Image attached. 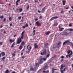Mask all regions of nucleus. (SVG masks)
Wrapping results in <instances>:
<instances>
[{"label":"nucleus","mask_w":73,"mask_h":73,"mask_svg":"<svg viewBox=\"0 0 73 73\" xmlns=\"http://www.w3.org/2000/svg\"><path fill=\"white\" fill-rule=\"evenodd\" d=\"M24 32V31H23L22 32L21 34V37H19L18 39L17 42V44H20V43L21 42V41H22V40H23V39Z\"/></svg>","instance_id":"nucleus-1"},{"label":"nucleus","mask_w":73,"mask_h":73,"mask_svg":"<svg viewBox=\"0 0 73 73\" xmlns=\"http://www.w3.org/2000/svg\"><path fill=\"white\" fill-rule=\"evenodd\" d=\"M43 60L44 61H46V58H42V56H40L39 57V64H42L43 62L42 61V60Z\"/></svg>","instance_id":"nucleus-2"},{"label":"nucleus","mask_w":73,"mask_h":73,"mask_svg":"<svg viewBox=\"0 0 73 73\" xmlns=\"http://www.w3.org/2000/svg\"><path fill=\"white\" fill-rule=\"evenodd\" d=\"M29 45H28L27 47V49H28V51H27L26 52L27 53H29L30 52V51H31V50L32 49V46H30V48H28V46H29Z\"/></svg>","instance_id":"nucleus-3"},{"label":"nucleus","mask_w":73,"mask_h":73,"mask_svg":"<svg viewBox=\"0 0 73 73\" xmlns=\"http://www.w3.org/2000/svg\"><path fill=\"white\" fill-rule=\"evenodd\" d=\"M46 49H44L43 52H41L40 53V54L43 56V55H46Z\"/></svg>","instance_id":"nucleus-4"},{"label":"nucleus","mask_w":73,"mask_h":73,"mask_svg":"<svg viewBox=\"0 0 73 73\" xmlns=\"http://www.w3.org/2000/svg\"><path fill=\"white\" fill-rule=\"evenodd\" d=\"M64 67V65L63 64H62L60 66V72L61 73H64V71L62 70L63 67Z\"/></svg>","instance_id":"nucleus-5"},{"label":"nucleus","mask_w":73,"mask_h":73,"mask_svg":"<svg viewBox=\"0 0 73 73\" xmlns=\"http://www.w3.org/2000/svg\"><path fill=\"white\" fill-rule=\"evenodd\" d=\"M58 17L57 16L53 17L51 18L50 20V21H52V20L54 19H58Z\"/></svg>","instance_id":"nucleus-6"},{"label":"nucleus","mask_w":73,"mask_h":73,"mask_svg":"<svg viewBox=\"0 0 73 73\" xmlns=\"http://www.w3.org/2000/svg\"><path fill=\"white\" fill-rule=\"evenodd\" d=\"M36 24L38 27L39 26H41V24L40 23H39V22L38 21H36Z\"/></svg>","instance_id":"nucleus-7"},{"label":"nucleus","mask_w":73,"mask_h":73,"mask_svg":"<svg viewBox=\"0 0 73 73\" xmlns=\"http://www.w3.org/2000/svg\"><path fill=\"white\" fill-rule=\"evenodd\" d=\"M59 31L60 32H61V31H62L64 29V28H61V27L60 26H59Z\"/></svg>","instance_id":"nucleus-8"},{"label":"nucleus","mask_w":73,"mask_h":73,"mask_svg":"<svg viewBox=\"0 0 73 73\" xmlns=\"http://www.w3.org/2000/svg\"><path fill=\"white\" fill-rule=\"evenodd\" d=\"M70 41V40H66V41H65V42H63V45H65V44H66V43L69 42Z\"/></svg>","instance_id":"nucleus-9"},{"label":"nucleus","mask_w":73,"mask_h":73,"mask_svg":"<svg viewBox=\"0 0 73 73\" xmlns=\"http://www.w3.org/2000/svg\"><path fill=\"white\" fill-rule=\"evenodd\" d=\"M36 69V68H35V69L33 68L32 67H30V70L31 71H35Z\"/></svg>","instance_id":"nucleus-10"},{"label":"nucleus","mask_w":73,"mask_h":73,"mask_svg":"<svg viewBox=\"0 0 73 73\" xmlns=\"http://www.w3.org/2000/svg\"><path fill=\"white\" fill-rule=\"evenodd\" d=\"M45 8H46V7H45L44 8H43L42 10V13H44V11H45Z\"/></svg>","instance_id":"nucleus-11"},{"label":"nucleus","mask_w":73,"mask_h":73,"mask_svg":"<svg viewBox=\"0 0 73 73\" xmlns=\"http://www.w3.org/2000/svg\"><path fill=\"white\" fill-rule=\"evenodd\" d=\"M72 53H70L69 54H67L66 55V57H68L69 56V58H70L71 57L70 56V55H72Z\"/></svg>","instance_id":"nucleus-12"},{"label":"nucleus","mask_w":73,"mask_h":73,"mask_svg":"<svg viewBox=\"0 0 73 73\" xmlns=\"http://www.w3.org/2000/svg\"><path fill=\"white\" fill-rule=\"evenodd\" d=\"M70 53H72V54H73V52H72V51L70 50H68L67 51L68 54H69Z\"/></svg>","instance_id":"nucleus-13"},{"label":"nucleus","mask_w":73,"mask_h":73,"mask_svg":"<svg viewBox=\"0 0 73 73\" xmlns=\"http://www.w3.org/2000/svg\"><path fill=\"white\" fill-rule=\"evenodd\" d=\"M57 69H54V68H52V73H54V70H57Z\"/></svg>","instance_id":"nucleus-14"},{"label":"nucleus","mask_w":73,"mask_h":73,"mask_svg":"<svg viewBox=\"0 0 73 73\" xmlns=\"http://www.w3.org/2000/svg\"><path fill=\"white\" fill-rule=\"evenodd\" d=\"M62 3L63 4V5H65V3H66V0H63Z\"/></svg>","instance_id":"nucleus-15"},{"label":"nucleus","mask_w":73,"mask_h":73,"mask_svg":"<svg viewBox=\"0 0 73 73\" xmlns=\"http://www.w3.org/2000/svg\"><path fill=\"white\" fill-rule=\"evenodd\" d=\"M35 48H38V45H37V43H35L34 45Z\"/></svg>","instance_id":"nucleus-16"},{"label":"nucleus","mask_w":73,"mask_h":73,"mask_svg":"<svg viewBox=\"0 0 73 73\" xmlns=\"http://www.w3.org/2000/svg\"><path fill=\"white\" fill-rule=\"evenodd\" d=\"M64 35H65V36H68L69 35V33H68L66 32H65L64 33Z\"/></svg>","instance_id":"nucleus-17"},{"label":"nucleus","mask_w":73,"mask_h":73,"mask_svg":"<svg viewBox=\"0 0 73 73\" xmlns=\"http://www.w3.org/2000/svg\"><path fill=\"white\" fill-rule=\"evenodd\" d=\"M50 33V31H48L45 33L46 35H49V34Z\"/></svg>","instance_id":"nucleus-18"},{"label":"nucleus","mask_w":73,"mask_h":73,"mask_svg":"<svg viewBox=\"0 0 73 73\" xmlns=\"http://www.w3.org/2000/svg\"><path fill=\"white\" fill-rule=\"evenodd\" d=\"M5 52H1V55L2 56H4L5 55Z\"/></svg>","instance_id":"nucleus-19"},{"label":"nucleus","mask_w":73,"mask_h":73,"mask_svg":"<svg viewBox=\"0 0 73 73\" xmlns=\"http://www.w3.org/2000/svg\"><path fill=\"white\" fill-rule=\"evenodd\" d=\"M48 67V66L47 65L45 66L44 67V70H46V69H47V68Z\"/></svg>","instance_id":"nucleus-20"},{"label":"nucleus","mask_w":73,"mask_h":73,"mask_svg":"<svg viewBox=\"0 0 73 73\" xmlns=\"http://www.w3.org/2000/svg\"><path fill=\"white\" fill-rule=\"evenodd\" d=\"M61 42H59L58 43V48H60V44H61Z\"/></svg>","instance_id":"nucleus-21"},{"label":"nucleus","mask_w":73,"mask_h":73,"mask_svg":"<svg viewBox=\"0 0 73 73\" xmlns=\"http://www.w3.org/2000/svg\"><path fill=\"white\" fill-rule=\"evenodd\" d=\"M15 45V42H14L12 44V45L11 46V48H13V47H14V45Z\"/></svg>","instance_id":"nucleus-22"},{"label":"nucleus","mask_w":73,"mask_h":73,"mask_svg":"<svg viewBox=\"0 0 73 73\" xmlns=\"http://www.w3.org/2000/svg\"><path fill=\"white\" fill-rule=\"evenodd\" d=\"M36 32V30H34L33 31V35H36V33H35Z\"/></svg>","instance_id":"nucleus-23"},{"label":"nucleus","mask_w":73,"mask_h":73,"mask_svg":"<svg viewBox=\"0 0 73 73\" xmlns=\"http://www.w3.org/2000/svg\"><path fill=\"white\" fill-rule=\"evenodd\" d=\"M68 30L69 31H73V30L72 29H68Z\"/></svg>","instance_id":"nucleus-24"},{"label":"nucleus","mask_w":73,"mask_h":73,"mask_svg":"<svg viewBox=\"0 0 73 73\" xmlns=\"http://www.w3.org/2000/svg\"><path fill=\"white\" fill-rule=\"evenodd\" d=\"M5 73H9V70H6L5 71Z\"/></svg>","instance_id":"nucleus-25"},{"label":"nucleus","mask_w":73,"mask_h":73,"mask_svg":"<svg viewBox=\"0 0 73 73\" xmlns=\"http://www.w3.org/2000/svg\"><path fill=\"white\" fill-rule=\"evenodd\" d=\"M22 45H24V42L23 41L21 43V44Z\"/></svg>","instance_id":"nucleus-26"},{"label":"nucleus","mask_w":73,"mask_h":73,"mask_svg":"<svg viewBox=\"0 0 73 73\" xmlns=\"http://www.w3.org/2000/svg\"><path fill=\"white\" fill-rule=\"evenodd\" d=\"M10 42H14V40H12V39H10L9 40Z\"/></svg>","instance_id":"nucleus-27"},{"label":"nucleus","mask_w":73,"mask_h":73,"mask_svg":"<svg viewBox=\"0 0 73 73\" xmlns=\"http://www.w3.org/2000/svg\"><path fill=\"white\" fill-rule=\"evenodd\" d=\"M23 46V45H21L19 47V49L21 50V49H22V46Z\"/></svg>","instance_id":"nucleus-28"},{"label":"nucleus","mask_w":73,"mask_h":73,"mask_svg":"<svg viewBox=\"0 0 73 73\" xmlns=\"http://www.w3.org/2000/svg\"><path fill=\"white\" fill-rule=\"evenodd\" d=\"M5 59V57H3L2 58V60H3V61H4V59Z\"/></svg>","instance_id":"nucleus-29"},{"label":"nucleus","mask_w":73,"mask_h":73,"mask_svg":"<svg viewBox=\"0 0 73 73\" xmlns=\"http://www.w3.org/2000/svg\"><path fill=\"white\" fill-rule=\"evenodd\" d=\"M19 10L20 12H22L23 11V9L22 8H20L19 9Z\"/></svg>","instance_id":"nucleus-30"},{"label":"nucleus","mask_w":73,"mask_h":73,"mask_svg":"<svg viewBox=\"0 0 73 73\" xmlns=\"http://www.w3.org/2000/svg\"><path fill=\"white\" fill-rule=\"evenodd\" d=\"M50 56V54H48L46 56V58H48V57H49V56Z\"/></svg>","instance_id":"nucleus-31"},{"label":"nucleus","mask_w":73,"mask_h":73,"mask_svg":"<svg viewBox=\"0 0 73 73\" xmlns=\"http://www.w3.org/2000/svg\"><path fill=\"white\" fill-rule=\"evenodd\" d=\"M12 55L13 56L15 57V56L16 54H15V53H13L12 54Z\"/></svg>","instance_id":"nucleus-32"},{"label":"nucleus","mask_w":73,"mask_h":73,"mask_svg":"<svg viewBox=\"0 0 73 73\" xmlns=\"http://www.w3.org/2000/svg\"><path fill=\"white\" fill-rule=\"evenodd\" d=\"M0 18L1 19H3V18H4V16H3V15H2L1 17L0 16Z\"/></svg>","instance_id":"nucleus-33"},{"label":"nucleus","mask_w":73,"mask_h":73,"mask_svg":"<svg viewBox=\"0 0 73 73\" xmlns=\"http://www.w3.org/2000/svg\"><path fill=\"white\" fill-rule=\"evenodd\" d=\"M58 23H57L56 24H54L53 25H54V26H56V25H58Z\"/></svg>","instance_id":"nucleus-34"},{"label":"nucleus","mask_w":73,"mask_h":73,"mask_svg":"<svg viewBox=\"0 0 73 73\" xmlns=\"http://www.w3.org/2000/svg\"><path fill=\"white\" fill-rule=\"evenodd\" d=\"M25 27H28V24L27 23L25 25Z\"/></svg>","instance_id":"nucleus-35"},{"label":"nucleus","mask_w":73,"mask_h":73,"mask_svg":"<svg viewBox=\"0 0 73 73\" xmlns=\"http://www.w3.org/2000/svg\"><path fill=\"white\" fill-rule=\"evenodd\" d=\"M21 17L20 16L19 17H18L19 20H21Z\"/></svg>","instance_id":"nucleus-36"},{"label":"nucleus","mask_w":73,"mask_h":73,"mask_svg":"<svg viewBox=\"0 0 73 73\" xmlns=\"http://www.w3.org/2000/svg\"><path fill=\"white\" fill-rule=\"evenodd\" d=\"M39 65L38 63H36V66H38Z\"/></svg>","instance_id":"nucleus-37"},{"label":"nucleus","mask_w":73,"mask_h":73,"mask_svg":"<svg viewBox=\"0 0 73 73\" xmlns=\"http://www.w3.org/2000/svg\"><path fill=\"white\" fill-rule=\"evenodd\" d=\"M60 13H61L62 14L63 13H64V11H61Z\"/></svg>","instance_id":"nucleus-38"},{"label":"nucleus","mask_w":73,"mask_h":73,"mask_svg":"<svg viewBox=\"0 0 73 73\" xmlns=\"http://www.w3.org/2000/svg\"><path fill=\"white\" fill-rule=\"evenodd\" d=\"M35 22H36V21H37L38 20V19H37V18H36V19H35Z\"/></svg>","instance_id":"nucleus-39"},{"label":"nucleus","mask_w":73,"mask_h":73,"mask_svg":"<svg viewBox=\"0 0 73 73\" xmlns=\"http://www.w3.org/2000/svg\"><path fill=\"white\" fill-rule=\"evenodd\" d=\"M42 16H40L39 17V19H42Z\"/></svg>","instance_id":"nucleus-40"},{"label":"nucleus","mask_w":73,"mask_h":73,"mask_svg":"<svg viewBox=\"0 0 73 73\" xmlns=\"http://www.w3.org/2000/svg\"><path fill=\"white\" fill-rule=\"evenodd\" d=\"M11 20H12V18H11V17H10L9 18V20L10 21H11Z\"/></svg>","instance_id":"nucleus-41"},{"label":"nucleus","mask_w":73,"mask_h":73,"mask_svg":"<svg viewBox=\"0 0 73 73\" xmlns=\"http://www.w3.org/2000/svg\"><path fill=\"white\" fill-rule=\"evenodd\" d=\"M25 27H25V26H23L22 28H23V29H25Z\"/></svg>","instance_id":"nucleus-42"},{"label":"nucleus","mask_w":73,"mask_h":73,"mask_svg":"<svg viewBox=\"0 0 73 73\" xmlns=\"http://www.w3.org/2000/svg\"><path fill=\"white\" fill-rule=\"evenodd\" d=\"M72 70H73V64H72Z\"/></svg>","instance_id":"nucleus-43"},{"label":"nucleus","mask_w":73,"mask_h":73,"mask_svg":"<svg viewBox=\"0 0 73 73\" xmlns=\"http://www.w3.org/2000/svg\"><path fill=\"white\" fill-rule=\"evenodd\" d=\"M16 5H18V2L17 1L16 2Z\"/></svg>","instance_id":"nucleus-44"},{"label":"nucleus","mask_w":73,"mask_h":73,"mask_svg":"<svg viewBox=\"0 0 73 73\" xmlns=\"http://www.w3.org/2000/svg\"><path fill=\"white\" fill-rule=\"evenodd\" d=\"M69 7H67L66 8V9H69Z\"/></svg>","instance_id":"nucleus-45"},{"label":"nucleus","mask_w":73,"mask_h":73,"mask_svg":"<svg viewBox=\"0 0 73 73\" xmlns=\"http://www.w3.org/2000/svg\"><path fill=\"white\" fill-rule=\"evenodd\" d=\"M71 45H72V48H73V43H71Z\"/></svg>","instance_id":"nucleus-46"},{"label":"nucleus","mask_w":73,"mask_h":73,"mask_svg":"<svg viewBox=\"0 0 73 73\" xmlns=\"http://www.w3.org/2000/svg\"><path fill=\"white\" fill-rule=\"evenodd\" d=\"M69 27H72V24H70L69 25Z\"/></svg>","instance_id":"nucleus-47"},{"label":"nucleus","mask_w":73,"mask_h":73,"mask_svg":"<svg viewBox=\"0 0 73 73\" xmlns=\"http://www.w3.org/2000/svg\"><path fill=\"white\" fill-rule=\"evenodd\" d=\"M0 45H3V42H0Z\"/></svg>","instance_id":"nucleus-48"},{"label":"nucleus","mask_w":73,"mask_h":73,"mask_svg":"<svg viewBox=\"0 0 73 73\" xmlns=\"http://www.w3.org/2000/svg\"><path fill=\"white\" fill-rule=\"evenodd\" d=\"M64 58V56H62L61 57V58Z\"/></svg>","instance_id":"nucleus-49"},{"label":"nucleus","mask_w":73,"mask_h":73,"mask_svg":"<svg viewBox=\"0 0 73 73\" xmlns=\"http://www.w3.org/2000/svg\"><path fill=\"white\" fill-rule=\"evenodd\" d=\"M0 3L1 4H4L3 2H0Z\"/></svg>","instance_id":"nucleus-50"},{"label":"nucleus","mask_w":73,"mask_h":73,"mask_svg":"<svg viewBox=\"0 0 73 73\" xmlns=\"http://www.w3.org/2000/svg\"><path fill=\"white\" fill-rule=\"evenodd\" d=\"M38 12L39 13H41V11H40L39 10H38Z\"/></svg>","instance_id":"nucleus-51"},{"label":"nucleus","mask_w":73,"mask_h":73,"mask_svg":"<svg viewBox=\"0 0 73 73\" xmlns=\"http://www.w3.org/2000/svg\"><path fill=\"white\" fill-rule=\"evenodd\" d=\"M43 73H46V71H43Z\"/></svg>","instance_id":"nucleus-52"},{"label":"nucleus","mask_w":73,"mask_h":73,"mask_svg":"<svg viewBox=\"0 0 73 73\" xmlns=\"http://www.w3.org/2000/svg\"><path fill=\"white\" fill-rule=\"evenodd\" d=\"M46 73H49V70H47L46 71Z\"/></svg>","instance_id":"nucleus-53"},{"label":"nucleus","mask_w":73,"mask_h":73,"mask_svg":"<svg viewBox=\"0 0 73 73\" xmlns=\"http://www.w3.org/2000/svg\"><path fill=\"white\" fill-rule=\"evenodd\" d=\"M20 1V0H17V2H19V1Z\"/></svg>","instance_id":"nucleus-54"},{"label":"nucleus","mask_w":73,"mask_h":73,"mask_svg":"<svg viewBox=\"0 0 73 73\" xmlns=\"http://www.w3.org/2000/svg\"><path fill=\"white\" fill-rule=\"evenodd\" d=\"M24 57H25V56H22V58L23 59H24Z\"/></svg>","instance_id":"nucleus-55"},{"label":"nucleus","mask_w":73,"mask_h":73,"mask_svg":"<svg viewBox=\"0 0 73 73\" xmlns=\"http://www.w3.org/2000/svg\"><path fill=\"white\" fill-rule=\"evenodd\" d=\"M5 20H6V19L5 18L4 19L3 21H5Z\"/></svg>","instance_id":"nucleus-56"},{"label":"nucleus","mask_w":73,"mask_h":73,"mask_svg":"<svg viewBox=\"0 0 73 73\" xmlns=\"http://www.w3.org/2000/svg\"><path fill=\"white\" fill-rule=\"evenodd\" d=\"M29 6H28L27 7V9H29Z\"/></svg>","instance_id":"nucleus-57"},{"label":"nucleus","mask_w":73,"mask_h":73,"mask_svg":"<svg viewBox=\"0 0 73 73\" xmlns=\"http://www.w3.org/2000/svg\"><path fill=\"white\" fill-rule=\"evenodd\" d=\"M63 72H65V68L64 69V70H63Z\"/></svg>","instance_id":"nucleus-58"},{"label":"nucleus","mask_w":73,"mask_h":73,"mask_svg":"<svg viewBox=\"0 0 73 73\" xmlns=\"http://www.w3.org/2000/svg\"><path fill=\"white\" fill-rule=\"evenodd\" d=\"M48 45V43H46V44H45V45H46V46H47V45Z\"/></svg>","instance_id":"nucleus-59"},{"label":"nucleus","mask_w":73,"mask_h":73,"mask_svg":"<svg viewBox=\"0 0 73 73\" xmlns=\"http://www.w3.org/2000/svg\"><path fill=\"white\" fill-rule=\"evenodd\" d=\"M35 3H38V1H37L36 0H35Z\"/></svg>","instance_id":"nucleus-60"},{"label":"nucleus","mask_w":73,"mask_h":73,"mask_svg":"<svg viewBox=\"0 0 73 73\" xmlns=\"http://www.w3.org/2000/svg\"><path fill=\"white\" fill-rule=\"evenodd\" d=\"M16 35H14V37H16Z\"/></svg>","instance_id":"nucleus-61"},{"label":"nucleus","mask_w":73,"mask_h":73,"mask_svg":"<svg viewBox=\"0 0 73 73\" xmlns=\"http://www.w3.org/2000/svg\"><path fill=\"white\" fill-rule=\"evenodd\" d=\"M4 33L5 34V33H6V31H4Z\"/></svg>","instance_id":"nucleus-62"},{"label":"nucleus","mask_w":73,"mask_h":73,"mask_svg":"<svg viewBox=\"0 0 73 73\" xmlns=\"http://www.w3.org/2000/svg\"><path fill=\"white\" fill-rule=\"evenodd\" d=\"M10 26H12V23L10 24Z\"/></svg>","instance_id":"nucleus-63"},{"label":"nucleus","mask_w":73,"mask_h":73,"mask_svg":"<svg viewBox=\"0 0 73 73\" xmlns=\"http://www.w3.org/2000/svg\"><path fill=\"white\" fill-rule=\"evenodd\" d=\"M12 73H16V72H15L13 71V72H12Z\"/></svg>","instance_id":"nucleus-64"}]
</instances>
